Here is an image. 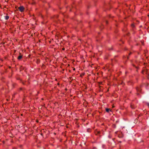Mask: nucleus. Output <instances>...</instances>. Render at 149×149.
Instances as JSON below:
<instances>
[{
	"instance_id": "12",
	"label": "nucleus",
	"mask_w": 149,
	"mask_h": 149,
	"mask_svg": "<svg viewBox=\"0 0 149 149\" xmlns=\"http://www.w3.org/2000/svg\"><path fill=\"white\" fill-rule=\"evenodd\" d=\"M131 54V53H130V54H129V55H130Z\"/></svg>"
},
{
	"instance_id": "7",
	"label": "nucleus",
	"mask_w": 149,
	"mask_h": 149,
	"mask_svg": "<svg viewBox=\"0 0 149 149\" xmlns=\"http://www.w3.org/2000/svg\"><path fill=\"white\" fill-rule=\"evenodd\" d=\"M132 27H134V24H132Z\"/></svg>"
},
{
	"instance_id": "1",
	"label": "nucleus",
	"mask_w": 149,
	"mask_h": 149,
	"mask_svg": "<svg viewBox=\"0 0 149 149\" xmlns=\"http://www.w3.org/2000/svg\"><path fill=\"white\" fill-rule=\"evenodd\" d=\"M19 10L21 12H22L24 11V8L22 6H21L18 8Z\"/></svg>"
},
{
	"instance_id": "11",
	"label": "nucleus",
	"mask_w": 149,
	"mask_h": 149,
	"mask_svg": "<svg viewBox=\"0 0 149 149\" xmlns=\"http://www.w3.org/2000/svg\"><path fill=\"white\" fill-rule=\"evenodd\" d=\"M5 104H3V106H4V105Z\"/></svg>"
},
{
	"instance_id": "6",
	"label": "nucleus",
	"mask_w": 149,
	"mask_h": 149,
	"mask_svg": "<svg viewBox=\"0 0 149 149\" xmlns=\"http://www.w3.org/2000/svg\"><path fill=\"white\" fill-rule=\"evenodd\" d=\"M130 106L132 108L134 109L135 108L132 104H131Z\"/></svg>"
},
{
	"instance_id": "4",
	"label": "nucleus",
	"mask_w": 149,
	"mask_h": 149,
	"mask_svg": "<svg viewBox=\"0 0 149 149\" xmlns=\"http://www.w3.org/2000/svg\"><path fill=\"white\" fill-rule=\"evenodd\" d=\"M5 19L7 20L9 19V17L8 15H6L5 17Z\"/></svg>"
},
{
	"instance_id": "13",
	"label": "nucleus",
	"mask_w": 149,
	"mask_h": 149,
	"mask_svg": "<svg viewBox=\"0 0 149 149\" xmlns=\"http://www.w3.org/2000/svg\"><path fill=\"white\" fill-rule=\"evenodd\" d=\"M139 93H138L137 94V95H139Z\"/></svg>"
},
{
	"instance_id": "8",
	"label": "nucleus",
	"mask_w": 149,
	"mask_h": 149,
	"mask_svg": "<svg viewBox=\"0 0 149 149\" xmlns=\"http://www.w3.org/2000/svg\"><path fill=\"white\" fill-rule=\"evenodd\" d=\"M105 22L106 23V24H107V21H106V22Z\"/></svg>"
},
{
	"instance_id": "14",
	"label": "nucleus",
	"mask_w": 149,
	"mask_h": 149,
	"mask_svg": "<svg viewBox=\"0 0 149 149\" xmlns=\"http://www.w3.org/2000/svg\"><path fill=\"white\" fill-rule=\"evenodd\" d=\"M73 70H75V68Z\"/></svg>"
},
{
	"instance_id": "9",
	"label": "nucleus",
	"mask_w": 149,
	"mask_h": 149,
	"mask_svg": "<svg viewBox=\"0 0 149 149\" xmlns=\"http://www.w3.org/2000/svg\"><path fill=\"white\" fill-rule=\"evenodd\" d=\"M147 105L148 106H149V103H147Z\"/></svg>"
},
{
	"instance_id": "10",
	"label": "nucleus",
	"mask_w": 149,
	"mask_h": 149,
	"mask_svg": "<svg viewBox=\"0 0 149 149\" xmlns=\"http://www.w3.org/2000/svg\"><path fill=\"white\" fill-rule=\"evenodd\" d=\"M127 59L129 58V56H127Z\"/></svg>"
},
{
	"instance_id": "3",
	"label": "nucleus",
	"mask_w": 149,
	"mask_h": 149,
	"mask_svg": "<svg viewBox=\"0 0 149 149\" xmlns=\"http://www.w3.org/2000/svg\"><path fill=\"white\" fill-rule=\"evenodd\" d=\"M136 90L138 92H140L141 90L140 88L139 87H137L136 88Z\"/></svg>"
},
{
	"instance_id": "5",
	"label": "nucleus",
	"mask_w": 149,
	"mask_h": 149,
	"mask_svg": "<svg viewBox=\"0 0 149 149\" xmlns=\"http://www.w3.org/2000/svg\"><path fill=\"white\" fill-rule=\"evenodd\" d=\"M106 111L107 112H109L110 111H111L110 109L109 108H106Z\"/></svg>"
},
{
	"instance_id": "2",
	"label": "nucleus",
	"mask_w": 149,
	"mask_h": 149,
	"mask_svg": "<svg viewBox=\"0 0 149 149\" xmlns=\"http://www.w3.org/2000/svg\"><path fill=\"white\" fill-rule=\"evenodd\" d=\"M22 58V55H20L18 56L17 57V59L18 60H20Z\"/></svg>"
}]
</instances>
